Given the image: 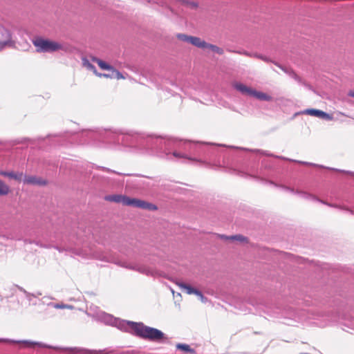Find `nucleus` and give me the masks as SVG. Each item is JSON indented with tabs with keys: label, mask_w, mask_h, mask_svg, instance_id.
<instances>
[{
	"label": "nucleus",
	"mask_w": 354,
	"mask_h": 354,
	"mask_svg": "<svg viewBox=\"0 0 354 354\" xmlns=\"http://www.w3.org/2000/svg\"><path fill=\"white\" fill-rule=\"evenodd\" d=\"M77 351V349L76 348H74L71 349L72 352H75Z\"/></svg>",
	"instance_id": "obj_23"
},
{
	"label": "nucleus",
	"mask_w": 354,
	"mask_h": 354,
	"mask_svg": "<svg viewBox=\"0 0 354 354\" xmlns=\"http://www.w3.org/2000/svg\"><path fill=\"white\" fill-rule=\"evenodd\" d=\"M233 87L237 91H240L243 94L251 95L253 93V89L250 87H248L245 84L239 82H236L233 84Z\"/></svg>",
	"instance_id": "obj_10"
},
{
	"label": "nucleus",
	"mask_w": 354,
	"mask_h": 354,
	"mask_svg": "<svg viewBox=\"0 0 354 354\" xmlns=\"http://www.w3.org/2000/svg\"><path fill=\"white\" fill-rule=\"evenodd\" d=\"M348 95H349V96H351V97H354V91H351V92L348 93Z\"/></svg>",
	"instance_id": "obj_22"
},
{
	"label": "nucleus",
	"mask_w": 354,
	"mask_h": 354,
	"mask_svg": "<svg viewBox=\"0 0 354 354\" xmlns=\"http://www.w3.org/2000/svg\"><path fill=\"white\" fill-rule=\"evenodd\" d=\"M23 181L25 184L39 186L46 185L48 183L46 180L35 176H24Z\"/></svg>",
	"instance_id": "obj_6"
},
{
	"label": "nucleus",
	"mask_w": 354,
	"mask_h": 354,
	"mask_svg": "<svg viewBox=\"0 0 354 354\" xmlns=\"http://www.w3.org/2000/svg\"><path fill=\"white\" fill-rule=\"evenodd\" d=\"M104 199L106 201L120 203L125 206H131L149 211H156L158 209V207L155 204L144 200L130 198L122 194L108 195L105 196Z\"/></svg>",
	"instance_id": "obj_1"
},
{
	"label": "nucleus",
	"mask_w": 354,
	"mask_h": 354,
	"mask_svg": "<svg viewBox=\"0 0 354 354\" xmlns=\"http://www.w3.org/2000/svg\"><path fill=\"white\" fill-rule=\"evenodd\" d=\"M198 48H201V49H209L211 51H212L216 54H218V55H223L224 53V50L222 48H221L216 45H214V44H212L210 43H207V41H205L204 39H202L200 41V44H199V46Z\"/></svg>",
	"instance_id": "obj_8"
},
{
	"label": "nucleus",
	"mask_w": 354,
	"mask_h": 354,
	"mask_svg": "<svg viewBox=\"0 0 354 354\" xmlns=\"http://www.w3.org/2000/svg\"><path fill=\"white\" fill-rule=\"evenodd\" d=\"M87 66H88V68H91V70H93V72H94V71H96V69H95V66H94L93 65H92L91 64L88 63Z\"/></svg>",
	"instance_id": "obj_21"
},
{
	"label": "nucleus",
	"mask_w": 354,
	"mask_h": 354,
	"mask_svg": "<svg viewBox=\"0 0 354 354\" xmlns=\"http://www.w3.org/2000/svg\"><path fill=\"white\" fill-rule=\"evenodd\" d=\"M0 175L3 176H6V177H8L10 178H13L17 181H21L23 180V177H24V175H23V173L22 172H17V173H15V172H13V171H10V172H8V171H0Z\"/></svg>",
	"instance_id": "obj_11"
},
{
	"label": "nucleus",
	"mask_w": 354,
	"mask_h": 354,
	"mask_svg": "<svg viewBox=\"0 0 354 354\" xmlns=\"http://www.w3.org/2000/svg\"><path fill=\"white\" fill-rule=\"evenodd\" d=\"M91 59V61L96 63L101 69L111 71L113 75V78H116L117 80L125 79V77L119 71H118L111 65L107 64L104 61L96 57H92Z\"/></svg>",
	"instance_id": "obj_4"
},
{
	"label": "nucleus",
	"mask_w": 354,
	"mask_h": 354,
	"mask_svg": "<svg viewBox=\"0 0 354 354\" xmlns=\"http://www.w3.org/2000/svg\"><path fill=\"white\" fill-rule=\"evenodd\" d=\"M178 286L181 289V290L185 292L188 295L194 294L199 297L201 299L204 298L202 292L197 289L192 288L191 286L184 283H178Z\"/></svg>",
	"instance_id": "obj_9"
},
{
	"label": "nucleus",
	"mask_w": 354,
	"mask_h": 354,
	"mask_svg": "<svg viewBox=\"0 0 354 354\" xmlns=\"http://www.w3.org/2000/svg\"><path fill=\"white\" fill-rule=\"evenodd\" d=\"M10 187L3 181L0 180V196H6L10 192Z\"/></svg>",
	"instance_id": "obj_14"
},
{
	"label": "nucleus",
	"mask_w": 354,
	"mask_h": 354,
	"mask_svg": "<svg viewBox=\"0 0 354 354\" xmlns=\"http://www.w3.org/2000/svg\"><path fill=\"white\" fill-rule=\"evenodd\" d=\"M176 37L178 39H179L182 41L189 43L197 48L198 47L200 41L201 40V38H200L198 37L187 35L183 34V33L177 34Z\"/></svg>",
	"instance_id": "obj_5"
},
{
	"label": "nucleus",
	"mask_w": 354,
	"mask_h": 354,
	"mask_svg": "<svg viewBox=\"0 0 354 354\" xmlns=\"http://www.w3.org/2000/svg\"><path fill=\"white\" fill-rule=\"evenodd\" d=\"M187 5L189 8H190L192 9H196L198 7V3L194 2V1L187 2Z\"/></svg>",
	"instance_id": "obj_18"
},
{
	"label": "nucleus",
	"mask_w": 354,
	"mask_h": 354,
	"mask_svg": "<svg viewBox=\"0 0 354 354\" xmlns=\"http://www.w3.org/2000/svg\"><path fill=\"white\" fill-rule=\"evenodd\" d=\"M254 57H257L258 59H261V60H263L264 62H268L269 61L268 57H265L263 55H257H257H254Z\"/></svg>",
	"instance_id": "obj_20"
},
{
	"label": "nucleus",
	"mask_w": 354,
	"mask_h": 354,
	"mask_svg": "<svg viewBox=\"0 0 354 354\" xmlns=\"http://www.w3.org/2000/svg\"><path fill=\"white\" fill-rule=\"evenodd\" d=\"M252 96H254L257 98H258L259 100H266V101L271 100L270 96L268 95L267 94H266L264 93L257 92L254 90L253 91V93H252Z\"/></svg>",
	"instance_id": "obj_13"
},
{
	"label": "nucleus",
	"mask_w": 354,
	"mask_h": 354,
	"mask_svg": "<svg viewBox=\"0 0 354 354\" xmlns=\"http://www.w3.org/2000/svg\"><path fill=\"white\" fill-rule=\"evenodd\" d=\"M94 73H95L97 76H98V77H104V78H107V79H108V78H113V73H112L111 75H110V74H106V73H97V71H94Z\"/></svg>",
	"instance_id": "obj_17"
},
{
	"label": "nucleus",
	"mask_w": 354,
	"mask_h": 354,
	"mask_svg": "<svg viewBox=\"0 0 354 354\" xmlns=\"http://www.w3.org/2000/svg\"><path fill=\"white\" fill-rule=\"evenodd\" d=\"M176 348L180 351H185L186 353H195V351L190 348L188 344H178L176 345Z\"/></svg>",
	"instance_id": "obj_15"
},
{
	"label": "nucleus",
	"mask_w": 354,
	"mask_h": 354,
	"mask_svg": "<svg viewBox=\"0 0 354 354\" xmlns=\"http://www.w3.org/2000/svg\"><path fill=\"white\" fill-rule=\"evenodd\" d=\"M304 113L307 115L317 117L326 120H333V117L323 111L319 109H306Z\"/></svg>",
	"instance_id": "obj_7"
},
{
	"label": "nucleus",
	"mask_w": 354,
	"mask_h": 354,
	"mask_svg": "<svg viewBox=\"0 0 354 354\" xmlns=\"http://www.w3.org/2000/svg\"><path fill=\"white\" fill-rule=\"evenodd\" d=\"M173 156H175L176 158H187L189 160H194V159H192L190 158H188L184 154H181L180 153H178V152H174L173 153Z\"/></svg>",
	"instance_id": "obj_19"
},
{
	"label": "nucleus",
	"mask_w": 354,
	"mask_h": 354,
	"mask_svg": "<svg viewBox=\"0 0 354 354\" xmlns=\"http://www.w3.org/2000/svg\"><path fill=\"white\" fill-rule=\"evenodd\" d=\"M303 164H304V165H308L309 163H308V162H303Z\"/></svg>",
	"instance_id": "obj_24"
},
{
	"label": "nucleus",
	"mask_w": 354,
	"mask_h": 354,
	"mask_svg": "<svg viewBox=\"0 0 354 354\" xmlns=\"http://www.w3.org/2000/svg\"><path fill=\"white\" fill-rule=\"evenodd\" d=\"M222 237L225 238V239H228V240H231V241H240V242H243V243L248 242V238L245 236H243V235H241V234H236V235L230 236H222Z\"/></svg>",
	"instance_id": "obj_12"
},
{
	"label": "nucleus",
	"mask_w": 354,
	"mask_h": 354,
	"mask_svg": "<svg viewBox=\"0 0 354 354\" xmlns=\"http://www.w3.org/2000/svg\"><path fill=\"white\" fill-rule=\"evenodd\" d=\"M131 327L136 335L143 339L157 342L165 338V334L162 331L145 326L142 323L132 322Z\"/></svg>",
	"instance_id": "obj_2"
},
{
	"label": "nucleus",
	"mask_w": 354,
	"mask_h": 354,
	"mask_svg": "<svg viewBox=\"0 0 354 354\" xmlns=\"http://www.w3.org/2000/svg\"><path fill=\"white\" fill-rule=\"evenodd\" d=\"M32 44L37 53H53L63 49V46L59 42L42 37L35 38Z\"/></svg>",
	"instance_id": "obj_3"
},
{
	"label": "nucleus",
	"mask_w": 354,
	"mask_h": 354,
	"mask_svg": "<svg viewBox=\"0 0 354 354\" xmlns=\"http://www.w3.org/2000/svg\"><path fill=\"white\" fill-rule=\"evenodd\" d=\"M15 46V42L12 40V39H8L6 41H0V50H2L7 46L13 47Z\"/></svg>",
	"instance_id": "obj_16"
}]
</instances>
